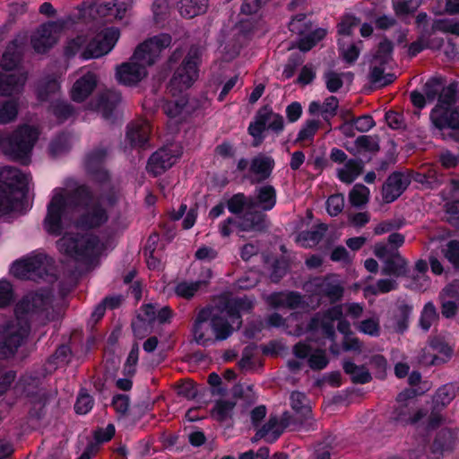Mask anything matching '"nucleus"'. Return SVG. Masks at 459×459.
Instances as JSON below:
<instances>
[{
  "label": "nucleus",
  "instance_id": "f257e3e1",
  "mask_svg": "<svg viewBox=\"0 0 459 459\" xmlns=\"http://www.w3.org/2000/svg\"><path fill=\"white\" fill-rule=\"evenodd\" d=\"M53 296L49 290L30 292L16 304L15 317L0 325V356L13 357L28 338L31 326L52 320Z\"/></svg>",
  "mask_w": 459,
  "mask_h": 459
},
{
  "label": "nucleus",
  "instance_id": "f03ea898",
  "mask_svg": "<svg viewBox=\"0 0 459 459\" xmlns=\"http://www.w3.org/2000/svg\"><path fill=\"white\" fill-rule=\"evenodd\" d=\"M172 38L168 33H160L143 41L135 48L131 62L117 67L116 77L119 83L132 86L141 82L146 75V66H151L160 57V53L169 48Z\"/></svg>",
  "mask_w": 459,
  "mask_h": 459
},
{
  "label": "nucleus",
  "instance_id": "7ed1b4c3",
  "mask_svg": "<svg viewBox=\"0 0 459 459\" xmlns=\"http://www.w3.org/2000/svg\"><path fill=\"white\" fill-rule=\"evenodd\" d=\"M30 177L19 169L5 166L0 169V217L20 208L30 209L26 198Z\"/></svg>",
  "mask_w": 459,
  "mask_h": 459
},
{
  "label": "nucleus",
  "instance_id": "20e7f679",
  "mask_svg": "<svg viewBox=\"0 0 459 459\" xmlns=\"http://www.w3.org/2000/svg\"><path fill=\"white\" fill-rule=\"evenodd\" d=\"M37 127L27 124L18 126L11 134L0 138L3 152L12 160L27 164L39 139Z\"/></svg>",
  "mask_w": 459,
  "mask_h": 459
},
{
  "label": "nucleus",
  "instance_id": "39448f33",
  "mask_svg": "<svg viewBox=\"0 0 459 459\" xmlns=\"http://www.w3.org/2000/svg\"><path fill=\"white\" fill-rule=\"evenodd\" d=\"M254 307L252 300L247 297H235L225 300L224 310L231 320H229L221 316H215L211 321V330L215 335L216 341L227 340L235 331L232 324H237V330H238L242 325V313H249Z\"/></svg>",
  "mask_w": 459,
  "mask_h": 459
},
{
  "label": "nucleus",
  "instance_id": "423d86ee",
  "mask_svg": "<svg viewBox=\"0 0 459 459\" xmlns=\"http://www.w3.org/2000/svg\"><path fill=\"white\" fill-rule=\"evenodd\" d=\"M100 238L93 234L68 232L57 241L58 250L66 256L82 263H90L95 257Z\"/></svg>",
  "mask_w": 459,
  "mask_h": 459
},
{
  "label": "nucleus",
  "instance_id": "0eeeda50",
  "mask_svg": "<svg viewBox=\"0 0 459 459\" xmlns=\"http://www.w3.org/2000/svg\"><path fill=\"white\" fill-rule=\"evenodd\" d=\"M201 62L202 55L199 48L192 46L175 70L168 86L169 91L175 95L176 91L188 90L199 77Z\"/></svg>",
  "mask_w": 459,
  "mask_h": 459
},
{
  "label": "nucleus",
  "instance_id": "6e6552de",
  "mask_svg": "<svg viewBox=\"0 0 459 459\" xmlns=\"http://www.w3.org/2000/svg\"><path fill=\"white\" fill-rule=\"evenodd\" d=\"M289 30L299 36L289 46V50L298 48L302 53L310 51L327 35V30L325 28L312 30V22L304 13L291 16L289 21Z\"/></svg>",
  "mask_w": 459,
  "mask_h": 459
},
{
  "label": "nucleus",
  "instance_id": "1a4fd4ad",
  "mask_svg": "<svg viewBox=\"0 0 459 459\" xmlns=\"http://www.w3.org/2000/svg\"><path fill=\"white\" fill-rule=\"evenodd\" d=\"M290 400L292 413L289 414V432H310L317 429V424L313 418L306 394L301 392H292Z\"/></svg>",
  "mask_w": 459,
  "mask_h": 459
},
{
  "label": "nucleus",
  "instance_id": "9d476101",
  "mask_svg": "<svg viewBox=\"0 0 459 459\" xmlns=\"http://www.w3.org/2000/svg\"><path fill=\"white\" fill-rule=\"evenodd\" d=\"M283 128L282 116L274 113L269 105H264L256 111L254 120L248 126L247 132L254 138V145H258L264 141V133L266 130L278 134Z\"/></svg>",
  "mask_w": 459,
  "mask_h": 459
},
{
  "label": "nucleus",
  "instance_id": "9b49d317",
  "mask_svg": "<svg viewBox=\"0 0 459 459\" xmlns=\"http://www.w3.org/2000/svg\"><path fill=\"white\" fill-rule=\"evenodd\" d=\"M119 36L120 31L117 28H106L101 33L90 40L86 39V46L81 53V58L90 60L109 53L117 42Z\"/></svg>",
  "mask_w": 459,
  "mask_h": 459
},
{
  "label": "nucleus",
  "instance_id": "f8f14e48",
  "mask_svg": "<svg viewBox=\"0 0 459 459\" xmlns=\"http://www.w3.org/2000/svg\"><path fill=\"white\" fill-rule=\"evenodd\" d=\"M65 28V22L49 21L42 23L30 37V44L37 54L48 53L57 42Z\"/></svg>",
  "mask_w": 459,
  "mask_h": 459
},
{
  "label": "nucleus",
  "instance_id": "ddd939ff",
  "mask_svg": "<svg viewBox=\"0 0 459 459\" xmlns=\"http://www.w3.org/2000/svg\"><path fill=\"white\" fill-rule=\"evenodd\" d=\"M68 210L65 204L64 190L56 192L47 206V214L43 221L44 230L51 236H61L64 230L63 217Z\"/></svg>",
  "mask_w": 459,
  "mask_h": 459
},
{
  "label": "nucleus",
  "instance_id": "4468645a",
  "mask_svg": "<svg viewBox=\"0 0 459 459\" xmlns=\"http://www.w3.org/2000/svg\"><path fill=\"white\" fill-rule=\"evenodd\" d=\"M108 154V148L98 146L87 152L84 157L86 173L100 186H104L110 182V174L104 168Z\"/></svg>",
  "mask_w": 459,
  "mask_h": 459
},
{
  "label": "nucleus",
  "instance_id": "2eb2a0df",
  "mask_svg": "<svg viewBox=\"0 0 459 459\" xmlns=\"http://www.w3.org/2000/svg\"><path fill=\"white\" fill-rule=\"evenodd\" d=\"M259 20L254 16H249L247 19H241L235 27V34L231 41L228 42L225 46L226 52L231 57L239 55L241 49L247 45L251 39L254 30L258 26Z\"/></svg>",
  "mask_w": 459,
  "mask_h": 459
},
{
  "label": "nucleus",
  "instance_id": "dca6fc26",
  "mask_svg": "<svg viewBox=\"0 0 459 459\" xmlns=\"http://www.w3.org/2000/svg\"><path fill=\"white\" fill-rule=\"evenodd\" d=\"M429 118L437 129L454 131L452 137L459 142V107L435 106L430 111Z\"/></svg>",
  "mask_w": 459,
  "mask_h": 459
},
{
  "label": "nucleus",
  "instance_id": "f3484780",
  "mask_svg": "<svg viewBox=\"0 0 459 459\" xmlns=\"http://www.w3.org/2000/svg\"><path fill=\"white\" fill-rule=\"evenodd\" d=\"M411 183L406 171L392 172L382 186V198L385 204H391L397 200Z\"/></svg>",
  "mask_w": 459,
  "mask_h": 459
},
{
  "label": "nucleus",
  "instance_id": "a211bd4d",
  "mask_svg": "<svg viewBox=\"0 0 459 459\" xmlns=\"http://www.w3.org/2000/svg\"><path fill=\"white\" fill-rule=\"evenodd\" d=\"M270 221L266 212L258 208H248L238 216V231L263 233L268 230Z\"/></svg>",
  "mask_w": 459,
  "mask_h": 459
},
{
  "label": "nucleus",
  "instance_id": "6ab92c4d",
  "mask_svg": "<svg viewBox=\"0 0 459 459\" xmlns=\"http://www.w3.org/2000/svg\"><path fill=\"white\" fill-rule=\"evenodd\" d=\"M84 210L75 221V226L78 229L84 230L98 229L108 220V212L100 202L91 204L90 208Z\"/></svg>",
  "mask_w": 459,
  "mask_h": 459
},
{
  "label": "nucleus",
  "instance_id": "aec40b11",
  "mask_svg": "<svg viewBox=\"0 0 459 459\" xmlns=\"http://www.w3.org/2000/svg\"><path fill=\"white\" fill-rule=\"evenodd\" d=\"M274 169V160L264 154L255 156L248 168L247 177L252 185L261 184L266 181Z\"/></svg>",
  "mask_w": 459,
  "mask_h": 459
},
{
  "label": "nucleus",
  "instance_id": "412c9836",
  "mask_svg": "<svg viewBox=\"0 0 459 459\" xmlns=\"http://www.w3.org/2000/svg\"><path fill=\"white\" fill-rule=\"evenodd\" d=\"M315 287L317 294L326 298L331 304H336L343 298L344 287L335 275L328 274L323 279H318Z\"/></svg>",
  "mask_w": 459,
  "mask_h": 459
},
{
  "label": "nucleus",
  "instance_id": "4be33fe9",
  "mask_svg": "<svg viewBox=\"0 0 459 459\" xmlns=\"http://www.w3.org/2000/svg\"><path fill=\"white\" fill-rule=\"evenodd\" d=\"M64 199L68 209H88L93 204L94 195L87 185L82 184L64 193Z\"/></svg>",
  "mask_w": 459,
  "mask_h": 459
},
{
  "label": "nucleus",
  "instance_id": "5701e85b",
  "mask_svg": "<svg viewBox=\"0 0 459 459\" xmlns=\"http://www.w3.org/2000/svg\"><path fill=\"white\" fill-rule=\"evenodd\" d=\"M250 197V208H258L264 212L273 209L276 204V190L272 185H263L256 186L254 195Z\"/></svg>",
  "mask_w": 459,
  "mask_h": 459
},
{
  "label": "nucleus",
  "instance_id": "b1692460",
  "mask_svg": "<svg viewBox=\"0 0 459 459\" xmlns=\"http://www.w3.org/2000/svg\"><path fill=\"white\" fill-rule=\"evenodd\" d=\"M215 316L216 315L213 314V308L211 307H203L198 312L192 329L195 341L197 344L207 347L214 342V340L211 336H205L203 326L207 324L211 326V321Z\"/></svg>",
  "mask_w": 459,
  "mask_h": 459
},
{
  "label": "nucleus",
  "instance_id": "393cba45",
  "mask_svg": "<svg viewBox=\"0 0 459 459\" xmlns=\"http://www.w3.org/2000/svg\"><path fill=\"white\" fill-rule=\"evenodd\" d=\"M177 157L166 148H160L148 160L147 169L155 177L163 174L176 162Z\"/></svg>",
  "mask_w": 459,
  "mask_h": 459
},
{
  "label": "nucleus",
  "instance_id": "a878e982",
  "mask_svg": "<svg viewBox=\"0 0 459 459\" xmlns=\"http://www.w3.org/2000/svg\"><path fill=\"white\" fill-rule=\"evenodd\" d=\"M151 134V126L147 122H131L127 125L126 140L132 148H145Z\"/></svg>",
  "mask_w": 459,
  "mask_h": 459
},
{
  "label": "nucleus",
  "instance_id": "bb28decb",
  "mask_svg": "<svg viewBox=\"0 0 459 459\" xmlns=\"http://www.w3.org/2000/svg\"><path fill=\"white\" fill-rule=\"evenodd\" d=\"M96 86L97 77L95 74L86 73L74 83L71 90L72 100L75 102L84 101L92 93Z\"/></svg>",
  "mask_w": 459,
  "mask_h": 459
},
{
  "label": "nucleus",
  "instance_id": "cd10ccee",
  "mask_svg": "<svg viewBox=\"0 0 459 459\" xmlns=\"http://www.w3.org/2000/svg\"><path fill=\"white\" fill-rule=\"evenodd\" d=\"M121 100V93L114 89L107 90L100 95L98 108L106 120L114 118V112Z\"/></svg>",
  "mask_w": 459,
  "mask_h": 459
},
{
  "label": "nucleus",
  "instance_id": "c85d7f7f",
  "mask_svg": "<svg viewBox=\"0 0 459 459\" xmlns=\"http://www.w3.org/2000/svg\"><path fill=\"white\" fill-rule=\"evenodd\" d=\"M22 55V43L17 39L11 40L2 56L1 65L3 69L6 71L15 69L21 62Z\"/></svg>",
  "mask_w": 459,
  "mask_h": 459
},
{
  "label": "nucleus",
  "instance_id": "c756f323",
  "mask_svg": "<svg viewBox=\"0 0 459 459\" xmlns=\"http://www.w3.org/2000/svg\"><path fill=\"white\" fill-rule=\"evenodd\" d=\"M175 92V95L170 92L172 98L167 100L162 105L163 112L170 118L180 116L189 100L188 94L186 91H176Z\"/></svg>",
  "mask_w": 459,
  "mask_h": 459
},
{
  "label": "nucleus",
  "instance_id": "7c9ffc66",
  "mask_svg": "<svg viewBox=\"0 0 459 459\" xmlns=\"http://www.w3.org/2000/svg\"><path fill=\"white\" fill-rule=\"evenodd\" d=\"M26 77L22 74H4L0 72V96H11L22 90Z\"/></svg>",
  "mask_w": 459,
  "mask_h": 459
},
{
  "label": "nucleus",
  "instance_id": "2f4dec72",
  "mask_svg": "<svg viewBox=\"0 0 459 459\" xmlns=\"http://www.w3.org/2000/svg\"><path fill=\"white\" fill-rule=\"evenodd\" d=\"M342 368L345 374L351 377L353 384L365 385L372 380L370 372L364 365L358 366L351 359H344Z\"/></svg>",
  "mask_w": 459,
  "mask_h": 459
},
{
  "label": "nucleus",
  "instance_id": "473e14b6",
  "mask_svg": "<svg viewBox=\"0 0 459 459\" xmlns=\"http://www.w3.org/2000/svg\"><path fill=\"white\" fill-rule=\"evenodd\" d=\"M408 273L407 261L399 253L387 257L384 262L382 273L384 275L401 277Z\"/></svg>",
  "mask_w": 459,
  "mask_h": 459
},
{
  "label": "nucleus",
  "instance_id": "72a5a7b5",
  "mask_svg": "<svg viewBox=\"0 0 459 459\" xmlns=\"http://www.w3.org/2000/svg\"><path fill=\"white\" fill-rule=\"evenodd\" d=\"M318 330H321L322 334L325 338L332 341L335 339L334 323L323 317L320 313H316L313 316L307 323L308 332L316 333Z\"/></svg>",
  "mask_w": 459,
  "mask_h": 459
},
{
  "label": "nucleus",
  "instance_id": "f704fd0d",
  "mask_svg": "<svg viewBox=\"0 0 459 459\" xmlns=\"http://www.w3.org/2000/svg\"><path fill=\"white\" fill-rule=\"evenodd\" d=\"M209 0H180L178 7L180 14L191 19L206 12Z\"/></svg>",
  "mask_w": 459,
  "mask_h": 459
},
{
  "label": "nucleus",
  "instance_id": "c9c22d12",
  "mask_svg": "<svg viewBox=\"0 0 459 459\" xmlns=\"http://www.w3.org/2000/svg\"><path fill=\"white\" fill-rule=\"evenodd\" d=\"M327 231V225L325 223L317 224L308 230L301 231L299 234L298 240L302 242L304 247H312L317 245Z\"/></svg>",
  "mask_w": 459,
  "mask_h": 459
},
{
  "label": "nucleus",
  "instance_id": "e433bc0d",
  "mask_svg": "<svg viewBox=\"0 0 459 459\" xmlns=\"http://www.w3.org/2000/svg\"><path fill=\"white\" fill-rule=\"evenodd\" d=\"M60 84L56 78L47 77L40 80L36 87V96L39 101L45 102L48 99L58 92Z\"/></svg>",
  "mask_w": 459,
  "mask_h": 459
},
{
  "label": "nucleus",
  "instance_id": "4c0bfd02",
  "mask_svg": "<svg viewBox=\"0 0 459 459\" xmlns=\"http://www.w3.org/2000/svg\"><path fill=\"white\" fill-rule=\"evenodd\" d=\"M50 112L58 123H64L74 115V108L69 102L63 100H56L50 102L48 107Z\"/></svg>",
  "mask_w": 459,
  "mask_h": 459
},
{
  "label": "nucleus",
  "instance_id": "58836bf2",
  "mask_svg": "<svg viewBox=\"0 0 459 459\" xmlns=\"http://www.w3.org/2000/svg\"><path fill=\"white\" fill-rule=\"evenodd\" d=\"M130 0H110L103 3L99 7V13L104 15H114L116 18L122 19L128 10Z\"/></svg>",
  "mask_w": 459,
  "mask_h": 459
},
{
  "label": "nucleus",
  "instance_id": "ea45409f",
  "mask_svg": "<svg viewBox=\"0 0 459 459\" xmlns=\"http://www.w3.org/2000/svg\"><path fill=\"white\" fill-rule=\"evenodd\" d=\"M458 85L459 82L455 80L446 86L444 84L435 106L455 107L457 101Z\"/></svg>",
  "mask_w": 459,
  "mask_h": 459
},
{
  "label": "nucleus",
  "instance_id": "a19ab883",
  "mask_svg": "<svg viewBox=\"0 0 459 459\" xmlns=\"http://www.w3.org/2000/svg\"><path fill=\"white\" fill-rule=\"evenodd\" d=\"M455 444V437L453 433L448 429H440L433 441V452L443 454L446 451L453 449Z\"/></svg>",
  "mask_w": 459,
  "mask_h": 459
},
{
  "label": "nucleus",
  "instance_id": "79ce46f5",
  "mask_svg": "<svg viewBox=\"0 0 459 459\" xmlns=\"http://www.w3.org/2000/svg\"><path fill=\"white\" fill-rule=\"evenodd\" d=\"M250 197L244 193L234 194L226 201V207L234 215H242L249 208Z\"/></svg>",
  "mask_w": 459,
  "mask_h": 459
},
{
  "label": "nucleus",
  "instance_id": "37998d69",
  "mask_svg": "<svg viewBox=\"0 0 459 459\" xmlns=\"http://www.w3.org/2000/svg\"><path fill=\"white\" fill-rule=\"evenodd\" d=\"M412 313V306L402 303L397 307V312L394 316L395 332L403 333L409 328L410 317Z\"/></svg>",
  "mask_w": 459,
  "mask_h": 459
},
{
  "label": "nucleus",
  "instance_id": "c03bdc74",
  "mask_svg": "<svg viewBox=\"0 0 459 459\" xmlns=\"http://www.w3.org/2000/svg\"><path fill=\"white\" fill-rule=\"evenodd\" d=\"M393 52L394 43L386 37H384L378 43L373 58L379 64L378 66H385L392 60Z\"/></svg>",
  "mask_w": 459,
  "mask_h": 459
},
{
  "label": "nucleus",
  "instance_id": "a18cd8bd",
  "mask_svg": "<svg viewBox=\"0 0 459 459\" xmlns=\"http://www.w3.org/2000/svg\"><path fill=\"white\" fill-rule=\"evenodd\" d=\"M206 285L207 281L205 280H197L193 282L181 281L176 285L175 293L180 298L190 299L195 296L199 289Z\"/></svg>",
  "mask_w": 459,
  "mask_h": 459
},
{
  "label": "nucleus",
  "instance_id": "49530a36",
  "mask_svg": "<svg viewBox=\"0 0 459 459\" xmlns=\"http://www.w3.org/2000/svg\"><path fill=\"white\" fill-rule=\"evenodd\" d=\"M396 76L393 73L385 74V66L375 65L370 68L369 81L378 87H385L393 83Z\"/></svg>",
  "mask_w": 459,
  "mask_h": 459
},
{
  "label": "nucleus",
  "instance_id": "de8ad7c7",
  "mask_svg": "<svg viewBox=\"0 0 459 459\" xmlns=\"http://www.w3.org/2000/svg\"><path fill=\"white\" fill-rule=\"evenodd\" d=\"M446 80L441 76L430 77L423 85V92L429 102L437 100Z\"/></svg>",
  "mask_w": 459,
  "mask_h": 459
},
{
  "label": "nucleus",
  "instance_id": "09e8293b",
  "mask_svg": "<svg viewBox=\"0 0 459 459\" xmlns=\"http://www.w3.org/2000/svg\"><path fill=\"white\" fill-rule=\"evenodd\" d=\"M411 181H415L420 185H422L425 188L434 189L440 186L441 181L438 179L436 172H414V171H406Z\"/></svg>",
  "mask_w": 459,
  "mask_h": 459
},
{
  "label": "nucleus",
  "instance_id": "8fccbe9b",
  "mask_svg": "<svg viewBox=\"0 0 459 459\" xmlns=\"http://www.w3.org/2000/svg\"><path fill=\"white\" fill-rule=\"evenodd\" d=\"M279 421L276 416L271 415L268 421L257 429V436L264 437L269 442L279 438L281 431L278 429Z\"/></svg>",
  "mask_w": 459,
  "mask_h": 459
},
{
  "label": "nucleus",
  "instance_id": "3c124183",
  "mask_svg": "<svg viewBox=\"0 0 459 459\" xmlns=\"http://www.w3.org/2000/svg\"><path fill=\"white\" fill-rule=\"evenodd\" d=\"M438 317L439 316L434 303L431 301L427 302L424 305L420 316L419 324L420 328L423 331L428 332L430 329L432 323L437 320Z\"/></svg>",
  "mask_w": 459,
  "mask_h": 459
},
{
  "label": "nucleus",
  "instance_id": "603ef678",
  "mask_svg": "<svg viewBox=\"0 0 459 459\" xmlns=\"http://www.w3.org/2000/svg\"><path fill=\"white\" fill-rule=\"evenodd\" d=\"M455 397V393L454 390V387L450 385H444L440 386L433 398V403L434 407L438 408H444L447 406Z\"/></svg>",
  "mask_w": 459,
  "mask_h": 459
},
{
  "label": "nucleus",
  "instance_id": "864d4df0",
  "mask_svg": "<svg viewBox=\"0 0 459 459\" xmlns=\"http://www.w3.org/2000/svg\"><path fill=\"white\" fill-rule=\"evenodd\" d=\"M369 189L363 184H356L349 194V200L352 206L360 207L368 202Z\"/></svg>",
  "mask_w": 459,
  "mask_h": 459
},
{
  "label": "nucleus",
  "instance_id": "5fc2aeb1",
  "mask_svg": "<svg viewBox=\"0 0 459 459\" xmlns=\"http://www.w3.org/2000/svg\"><path fill=\"white\" fill-rule=\"evenodd\" d=\"M18 115V103L14 100H8L0 108V125L13 121Z\"/></svg>",
  "mask_w": 459,
  "mask_h": 459
},
{
  "label": "nucleus",
  "instance_id": "6e6d98bb",
  "mask_svg": "<svg viewBox=\"0 0 459 459\" xmlns=\"http://www.w3.org/2000/svg\"><path fill=\"white\" fill-rule=\"evenodd\" d=\"M320 126V122L315 119H308L300 128L296 142L313 141L316 133Z\"/></svg>",
  "mask_w": 459,
  "mask_h": 459
},
{
  "label": "nucleus",
  "instance_id": "4d7b16f0",
  "mask_svg": "<svg viewBox=\"0 0 459 459\" xmlns=\"http://www.w3.org/2000/svg\"><path fill=\"white\" fill-rule=\"evenodd\" d=\"M444 257L453 265L456 270L459 269V240H449L446 247L442 249Z\"/></svg>",
  "mask_w": 459,
  "mask_h": 459
},
{
  "label": "nucleus",
  "instance_id": "13d9d810",
  "mask_svg": "<svg viewBox=\"0 0 459 459\" xmlns=\"http://www.w3.org/2000/svg\"><path fill=\"white\" fill-rule=\"evenodd\" d=\"M71 353L72 351L68 345L61 344L56 348L55 352L48 358L47 363L56 369L60 363L68 362V358Z\"/></svg>",
  "mask_w": 459,
  "mask_h": 459
},
{
  "label": "nucleus",
  "instance_id": "bf43d9fd",
  "mask_svg": "<svg viewBox=\"0 0 459 459\" xmlns=\"http://www.w3.org/2000/svg\"><path fill=\"white\" fill-rule=\"evenodd\" d=\"M266 329L264 320L261 317H257L247 322L243 334L247 339H261L259 336L263 330Z\"/></svg>",
  "mask_w": 459,
  "mask_h": 459
},
{
  "label": "nucleus",
  "instance_id": "052dcab7",
  "mask_svg": "<svg viewBox=\"0 0 459 459\" xmlns=\"http://www.w3.org/2000/svg\"><path fill=\"white\" fill-rule=\"evenodd\" d=\"M93 405V397L88 393L81 391L74 404V411L77 414L85 415L91 411Z\"/></svg>",
  "mask_w": 459,
  "mask_h": 459
},
{
  "label": "nucleus",
  "instance_id": "680f3d73",
  "mask_svg": "<svg viewBox=\"0 0 459 459\" xmlns=\"http://www.w3.org/2000/svg\"><path fill=\"white\" fill-rule=\"evenodd\" d=\"M235 407V403L229 400L218 401L215 404L214 411L216 420L223 422L231 418L232 411Z\"/></svg>",
  "mask_w": 459,
  "mask_h": 459
},
{
  "label": "nucleus",
  "instance_id": "e2e57ef3",
  "mask_svg": "<svg viewBox=\"0 0 459 459\" xmlns=\"http://www.w3.org/2000/svg\"><path fill=\"white\" fill-rule=\"evenodd\" d=\"M357 149L361 152L376 153L380 150L378 141L370 135H359L355 140Z\"/></svg>",
  "mask_w": 459,
  "mask_h": 459
},
{
  "label": "nucleus",
  "instance_id": "0e129e2a",
  "mask_svg": "<svg viewBox=\"0 0 459 459\" xmlns=\"http://www.w3.org/2000/svg\"><path fill=\"white\" fill-rule=\"evenodd\" d=\"M344 207V196L342 194L330 195L326 200V211L332 217L339 215Z\"/></svg>",
  "mask_w": 459,
  "mask_h": 459
},
{
  "label": "nucleus",
  "instance_id": "69168bd1",
  "mask_svg": "<svg viewBox=\"0 0 459 459\" xmlns=\"http://www.w3.org/2000/svg\"><path fill=\"white\" fill-rule=\"evenodd\" d=\"M139 359V346L135 342L133 344L129 354L126 358L125 366H124V374L126 376H134L136 371V365Z\"/></svg>",
  "mask_w": 459,
  "mask_h": 459
},
{
  "label": "nucleus",
  "instance_id": "338daca9",
  "mask_svg": "<svg viewBox=\"0 0 459 459\" xmlns=\"http://www.w3.org/2000/svg\"><path fill=\"white\" fill-rule=\"evenodd\" d=\"M329 359L323 350H317L315 353L310 354L307 359L309 368L313 370H322L327 367Z\"/></svg>",
  "mask_w": 459,
  "mask_h": 459
},
{
  "label": "nucleus",
  "instance_id": "774afa93",
  "mask_svg": "<svg viewBox=\"0 0 459 459\" xmlns=\"http://www.w3.org/2000/svg\"><path fill=\"white\" fill-rule=\"evenodd\" d=\"M169 4L166 0H154L152 4V12L154 22L159 24L163 22L168 15Z\"/></svg>",
  "mask_w": 459,
  "mask_h": 459
}]
</instances>
